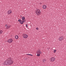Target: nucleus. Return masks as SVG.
Here are the masks:
<instances>
[{"mask_svg": "<svg viewBox=\"0 0 66 66\" xmlns=\"http://www.w3.org/2000/svg\"><path fill=\"white\" fill-rule=\"evenodd\" d=\"M15 37L16 39H18V36L17 35H16L15 36Z\"/></svg>", "mask_w": 66, "mask_h": 66, "instance_id": "13", "label": "nucleus"}, {"mask_svg": "<svg viewBox=\"0 0 66 66\" xmlns=\"http://www.w3.org/2000/svg\"><path fill=\"white\" fill-rule=\"evenodd\" d=\"M22 16L21 15V17Z\"/></svg>", "mask_w": 66, "mask_h": 66, "instance_id": "23", "label": "nucleus"}, {"mask_svg": "<svg viewBox=\"0 0 66 66\" xmlns=\"http://www.w3.org/2000/svg\"><path fill=\"white\" fill-rule=\"evenodd\" d=\"M37 56H40V54H38V53L37 54Z\"/></svg>", "mask_w": 66, "mask_h": 66, "instance_id": "17", "label": "nucleus"}, {"mask_svg": "<svg viewBox=\"0 0 66 66\" xmlns=\"http://www.w3.org/2000/svg\"><path fill=\"white\" fill-rule=\"evenodd\" d=\"M26 55H29V54H26Z\"/></svg>", "mask_w": 66, "mask_h": 66, "instance_id": "22", "label": "nucleus"}, {"mask_svg": "<svg viewBox=\"0 0 66 66\" xmlns=\"http://www.w3.org/2000/svg\"><path fill=\"white\" fill-rule=\"evenodd\" d=\"M29 55H30L31 56H33V55L31 54H29Z\"/></svg>", "mask_w": 66, "mask_h": 66, "instance_id": "20", "label": "nucleus"}, {"mask_svg": "<svg viewBox=\"0 0 66 66\" xmlns=\"http://www.w3.org/2000/svg\"><path fill=\"white\" fill-rule=\"evenodd\" d=\"M23 36L24 38H27L28 37V36L26 34H23Z\"/></svg>", "mask_w": 66, "mask_h": 66, "instance_id": "4", "label": "nucleus"}, {"mask_svg": "<svg viewBox=\"0 0 66 66\" xmlns=\"http://www.w3.org/2000/svg\"><path fill=\"white\" fill-rule=\"evenodd\" d=\"M13 42V39H10L8 40V42L9 43H12Z\"/></svg>", "mask_w": 66, "mask_h": 66, "instance_id": "7", "label": "nucleus"}, {"mask_svg": "<svg viewBox=\"0 0 66 66\" xmlns=\"http://www.w3.org/2000/svg\"><path fill=\"white\" fill-rule=\"evenodd\" d=\"M21 19H19L18 20V21H19V22H20V23L22 24H23V22H21Z\"/></svg>", "mask_w": 66, "mask_h": 66, "instance_id": "10", "label": "nucleus"}, {"mask_svg": "<svg viewBox=\"0 0 66 66\" xmlns=\"http://www.w3.org/2000/svg\"><path fill=\"white\" fill-rule=\"evenodd\" d=\"M14 63V60L12 58H9L6 60V61L3 63L4 65H11L13 64Z\"/></svg>", "mask_w": 66, "mask_h": 66, "instance_id": "1", "label": "nucleus"}, {"mask_svg": "<svg viewBox=\"0 0 66 66\" xmlns=\"http://www.w3.org/2000/svg\"><path fill=\"white\" fill-rule=\"evenodd\" d=\"M26 28H27V27H28V25L27 24H26Z\"/></svg>", "mask_w": 66, "mask_h": 66, "instance_id": "21", "label": "nucleus"}, {"mask_svg": "<svg viewBox=\"0 0 66 66\" xmlns=\"http://www.w3.org/2000/svg\"><path fill=\"white\" fill-rule=\"evenodd\" d=\"M22 20H25V17L24 16H23L22 18Z\"/></svg>", "mask_w": 66, "mask_h": 66, "instance_id": "12", "label": "nucleus"}, {"mask_svg": "<svg viewBox=\"0 0 66 66\" xmlns=\"http://www.w3.org/2000/svg\"><path fill=\"white\" fill-rule=\"evenodd\" d=\"M11 26L6 24L5 25V28L6 29H8L11 27Z\"/></svg>", "mask_w": 66, "mask_h": 66, "instance_id": "3", "label": "nucleus"}, {"mask_svg": "<svg viewBox=\"0 0 66 66\" xmlns=\"http://www.w3.org/2000/svg\"><path fill=\"white\" fill-rule=\"evenodd\" d=\"M43 8L44 9H46L47 8V6L45 5H43Z\"/></svg>", "mask_w": 66, "mask_h": 66, "instance_id": "11", "label": "nucleus"}, {"mask_svg": "<svg viewBox=\"0 0 66 66\" xmlns=\"http://www.w3.org/2000/svg\"><path fill=\"white\" fill-rule=\"evenodd\" d=\"M26 21V20H22V21L21 20V22H25Z\"/></svg>", "mask_w": 66, "mask_h": 66, "instance_id": "15", "label": "nucleus"}, {"mask_svg": "<svg viewBox=\"0 0 66 66\" xmlns=\"http://www.w3.org/2000/svg\"><path fill=\"white\" fill-rule=\"evenodd\" d=\"M36 13L37 16H39L41 14V12L40 10H37L36 11Z\"/></svg>", "mask_w": 66, "mask_h": 66, "instance_id": "2", "label": "nucleus"}, {"mask_svg": "<svg viewBox=\"0 0 66 66\" xmlns=\"http://www.w3.org/2000/svg\"><path fill=\"white\" fill-rule=\"evenodd\" d=\"M46 60H45V59H43V62H44V63H45V61H46Z\"/></svg>", "mask_w": 66, "mask_h": 66, "instance_id": "18", "label": "nucleus"}, {"mask_svg": "<svg viewBox=\"0 0 66 66\" xmlns=\"http://www.w3.org/2000/svg\"><path fill=\"white\" fill-rule=\"evenodd\" d=\"M37 53L38 54H42V51L40 50H38V51H37Z\"/></svg>", "mask_w": 66, "mask_h": 66, "instance_id": "9", "label": "nucleus"}, {"mask_svg": "<svg viewBox=\"0 0 66 66\" xmlns=\"http://www.w3.org/2000/svg\"><path fill=\"white\" fill-rule=\"evenodd\" d=\"M2 32H3V31L1 30H0V34H2Z\"/></svg>", "mask_w": 66, "mask_h": 66, "instance_id": "14", "label": "nucleus"}, {"mask_svg": "<svg viewBox=\"0 0 66 66\" xmlns=\"http://www.w3.org/2000/svg\"><path fill=\"white\" fill-rule=\"evenodd\" d=\"M56 50H54V53H56Z\"/></svg>", "mask_w": 66, "mask_h": 66, "instance_id": "16", "label": "nucleus"}, {"mask_svg": "<svg viewBox=\"0 0 66 66\" xmlns=\"http://www.w3.org/2000/svg\"><path fill=\"white\" fill-rule=\"evenodd\" d=\"M36 29L37 30H38L39 29L38 28H36Z\"/></svg>", "mask_w": 66, "mask_h": 66, "instance_id": "19", "label": "nucleus"}, {"mask_svg": "<svg viewBox=\"0 0 66 66\" xmlns=\"http://www.w3.org/2000/svg\"><path fill=\"white\" fill-rule=\"evenodd\" d=\"M50 60H51L52 62H53L55 60V58L53 57H52L50 59Z\"/></svg>", "mask_w": 66, "mask_h": 66, "instance_id": "8", "label": "nucleus"}, {"mask_svg": "<svg viewBox=\"0 0 66 66\" xmlns=\"http://www.w3.org/2000/svg\"><path fill=\"white\" fill-rule=\"evenodd\" d=\"M63 39H64V37L63 36L60 37L59 38V40L60 41H62V40H63Z\"/></svg>", "mask_w": 66, "mask_h": 66, "instance_id": "5", "label": "nucleus"}, {"mask_svg": "<svg viewBox=\"0 0 66 66\" xmlns=\"http://www.w3.org/2000/svg\"><path fill=\"white\" fill-rule=\"evenodd\" d=\"M12 12V10H9L8 11L7 13L8 15H10V14H11Z\"/></svg>", "mask_w": 66, "mask_h": 66, "instance_id": "6", "label": "nucleus"}]
</instances>
